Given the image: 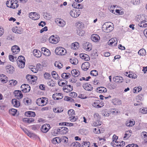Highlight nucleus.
Returning a JSON list of instances; mask_svg holds the SVG:
<instances>
[{
  "label": "nucleus",
  "instance_id": "obj_11",
  "mask_svg": "<svg viewBox=\"0 0 147 147\" xmlns=\"http://www.w3.org/2000/svg\"><path fill=\"white\" fill-rule=\"evenodd\" d=\"M55 22L59 26L61 27H63L65 25V22L63 19L58 18L55 21Z\"/></svg>",
  "mask_w": 147,
  "mask_h": 147
},
{
  "label": "nucleus",
  "instance_id": "obj_13",
  "mask_svg": "<svg viewBox=\"0 0 147 147\" xmlns=\"http://www.w3.org/2000/svg\"><path fill=\"white\" fill-rule=\"evenodd\" d=\"M50 128V126L49 124H45L42 125L41 128V131L43 133H47Z\"/></svg>",
  "mask_w": 147,
  "mask_h": 147
},
{
  "label": "nucleus",
  "instance_id": "obj_36",
  "mask_svg": "<svg viewBox=\"0 0 147 147\" xmlns=\"http://www.w3.org/2000/svg\"><path fill=\"white\" fill-rule=\"evenodd\" d=\"M61 129V134H66L68 131V129L66 127H60Z\"/></svg>",
  "mask_w": 147,
  "mask_h": 147
},
{
  "label": "nucleus",
  "instance_id": "obj_18",
  "mask_svg": "<svg viewBox=\"0 0 147 147\" xmlns=\"http://www.w3.org/2000/svg\"><path fill=\"white\" fill-rule=\"evenodd\" d=\"M14 93L16 97L18 99H20L23 97V94L19 90H16L14 92Z\"/></svg>",
  "mask_w": 147,
  "mask_h": 147
},
{
  "label": "nucleus",
  "instance_id": "obj_4",
  "mask_svg": "<svg viewBox=\"0 0 147 147\" xmlns=\"http://www.w3.org/2000/svg\"><path fill=\"white\" fill-rule=\"evenodd\" d=\"M82 46L83 48L85 50L88 51L91 50L92 48V45L90 43L85 41L83 42Z\"/></svg>",
  "mask_w": 147,
  "mask_h": 147
},
{
  "label": "nucleus",
  "instance_id": "obj_32",
  "mask_svg": "<svg viewBox=\"0 0 147 147\" xmlns=\"http://www.w3.org/2000/svg\"><path fill=\"white\" fill-rule=\"evenodd\" d=\"M141 136L144 139L145 142H147V132L146 131H143L141 134Z\"/></svg>",
  "mask_w": 147,
  "mask_h": 147
},
{
  "label": "nucleus",
  "instance_id": "obj_29",
  "mask_svg": "<svg viewBox=\"0 0 147 147\" xmlns=\"http://www.w3.org/2000/svg\"><path fill=\"white\" fill-rule=\"evenodd\" d=\"M97 92L100 93H105L107 91V89L103 87H100L97 88Z\"/></svg>",
  "mask_w": 147,
  "mask_h": 147
},
{
  "label": "nucleus",
  "instance_id": "obj_63",
  "mask_svg": "<svg viewBox=\"0 0 147 147\" xmlns=\"http://www.w3.org/2000/svg\"><path fill=\"white\" fill-rule=\"evenodd\" d=\"M68 89L69 87L67 86H65L63 88V90L65 92H68L70 91L68 90Z\"/></svg>",
  "mask_w": 147,
  "mask_h": 147
},
{
  "label": "nucleus",
  "instance_id": "obj_27",
  "mask_svg": "<svg viewBox=\"0 0 147 147\" xmlns=\"http://www.w3.org/2000/svg\"><path fill=\"white\" fill-rule=\"evenodd\" d=\"M12 103L14 107H18L20 106V102L16 99H13L12 100Z\"/></svg>",
  "mask_w": 147,
  "mask_h": 147
},
{
  "label": "nucleus",
  "instance_id": "obj_22",
  "mask_svg": "<svg viewBox=\"0 0 147 147\" xmlns=\"http://www.w3.org/2000/svg\"><path fill=\"white\" fill-rule=\"evenodd\" d=\"M91 39L92 40L95 42H97L100 39L99 36L96 34H94L92 35Z\"/></svg>",
  "mask_w": 147,
  "mask_h": 147
},
{
  "label": "nucleus",
  "instance_id": "obj_48",
  "mask_svg": "<svg viewBox=\"0 0 147 147\" xmlns=\"http://www.w3.org/2000/svg\"><path fill=\"white\" fill-rule=\"evenodd\" d=\"M135 124V122L130 120L126 123V125L128 127H132Z\"/></svg>",
  "mask_w": 147,
  "mask_h": 147
},
{
  "label": "nucleus",
  "instance_id": "obj_54",
  "mask_svg": "<svg viewBox=\"0 0 147 147\" xmlns=\"http://www.w3.org/2000/svg\"><path fill=\"white\" fill-rule=\"evenodd\" d=\"M131 2L134 5H137L140 3V0H132Z\"/></svg>",
  "mask_w": 147,
  "mask_h": 147
},
{
  "label": "nucleus",
  "instance_id": "obj_56",
  "mask_svg": "<svg viewBox=\"0 0 147 147\" xmlns=\"http://www.w3.org/2000/svg\"><path fill=\"white\" fill-rule=\"evenodd\" d=\"M10 84L13 86L16 85L17 83V82L15 80H11L9 81Z\"/></svg>",
  "mask_w": 147,
  "mask_h": 147
},
{
  "label": "nucleus",
  "instance_id": "obj_9",
  "mask_svg": "<svg viewBox=\"0 0 147 147\" xmlns=\"http://www.w3.org/2000/svg\"><path fill=\"white\" fill-rule=\"evenodd\" d=\"M21 88L23 92L25 93L29 92L30 90V86L28 84H24L22 85Z\"/></svg>",
  "mask_w": 147,
  "mask_h": 147
},
{
  "label": "nucleus",
  "instance_id": "obj_61",
  "mask_svg": "<svg viewBox=\"0 0 147 147\" xmlns=\"http://www.w3.org/2000/svg\"><path fill=\"white\" fill-rule=\"evenodd\" d=\"M50 76V75L48 73H45L44 74V78L46 79H49Z\"/></svg>",
  "mask_w": 147,
  "mask_h": 147
},
{
  "label": "nucleus",
  "instance_id": "obj_47",
  "mask_svg": "<svg viewBox=\"0 0 147 147\" xmlns=\"http://www.w3.org/2000/svg\"><path fill=\"white\" fill-rule=\"evenodd\" d=\"M51 74L53 78L55 79H57L59 77L58 75L57 74L56 72L55 71H53L51 73Z\"/></svg>",
  "mask_w": 147,
  "mask_h": 147
},
{
  "label": "nucleus",
  "instance_id": "obj_25",
  "mask_svg": "<svg viewBox=\"0 0 147 147\" xmlns=\"http://www.w3.org/2000/svg\"><path fill=\"white\" fill-rule=\"evenodd\" d=\"M71 73L72 76L74 77L78 76L80 74V72L77 69H74L71 71Z\"/></svg>",
  "mask_w": 147,
  "mask_h": 147
},
{
  "label": "nucleus",
  "instance_id": "obj_8",
  "mask_svg": "<svg viewBox=\"0 0 147 147\" xmlns=\"http://www.w3.org/2000/svg\"><path fill=\"white\" fill-rule=\"evenodd\" d=\"M29 17L33 20H37L40 18V16L39 14H37L36 13L33 12L30 13Z\"/></svg>",
  "mask_w": 147,
  "mask_h": 147
},
{
  "label": "nucleus",
  "instance_id": "obj_16",
  "mask_svg": "<svg viewBox=\"0 0 147 147\" xmlns=\"http://www.w3.org/2000/svg\"><path fill=\"white\" fill-rule=\"evenodd\" d=\"M90 64L88 62H86L83 63L81 65L82 69L84 71L87 70L90 67Z\"/></svg>",
  "mask_w": 147,
  "mask_h": 147
},
{
  "label": "nucleus",
  "instance_id": "obj_20",
  "mask_svg": "<svg viewBox=\"0 0 147 147\" xmlns=\"http://www.w3.org/2000/svg\"><path fill=\"white\" fill-rule=\"evenodd\" d=\"M7 78L4 74H2L0 75V80L3 84L7 82Z\"/></svg>",
  "mask_w": 147,
  "mask_h": 147
},
{
  "label": "nucleus",
  "instance_id": "obj_46",
  "mask_svg": "<svg viewBox=\"0 0 147 147\" xmlns=\"http://www.w3.org/2000/svg\"><path fill=\"white\" fill-rule=\"evenodd\" d=\"M139 111L141 113L146 114L147 113V108L143 107L139 109Z\"/></svg>",
  "mask_w": 147,
  "mask_h": 147
},
{
  "label": "nucleus",
  "instance_id": "obj_58",
  "mask_svg": "<svg viewBox=\"0 0 147 147\" xmlns=\"http://www.w3.org/2000/svg\"><path fill=\"white\" fill-rule=\"evenodd\" d=\"M142 90V88H139L138 87L137 88L135 87L133 89V92L134 93H137V91H138V92H139L140 91H141Z\"/></svg>",
  "mask_w": 147,
  "mask_h": 147
},
{
  "label": "nucleus",
  "instance_id": "obj_40",
  "mask_svg": "<svg viewBox=\"0 0 147 147\" xmlns=\"http://www.w3.org/2000/svg\"><path fill=\"white\" fill-rule=\"evenodd\" d=\"M138 53V54L140 55H144L146 54V50L144 49H142L139 51Z\"/></svg>",
  "mask_w": 147,
  "mask_h": 147
},
{
  "label": "nucleus",
  "instance_id": "obj_14",
  "mask_svg": "<svg viewBox=\"0 0 147 147\" xmlns=\"http://www.w3.org/2000/svg\"><path fill=\"white\" fill-rule=\"evenodd\" d=\"M5 69L7 73L12 74L14 71V68L11 65H8L6 66Z\"/></svg>",
  "mask_w": 147,
  "mask_h": 147
},
{
  "label": "nucleus",
  "instance_id": "obj_2",
  "mask_svg": "<svg viewBox=\"0 0 147 147\" xmlns=\"http://www.w3.org/2000/svg\"><path fill=\"white\" fill-rule=\"evenodd\" d=\"M55 52L56 54L60 55H65L66 53L65 49L61 47H57L55 49Z\"/></svg>",
  "mask_w": 147,
  "mask_h": 147
},
{
  "label": "nucleus",
  "instance_id": "obj_43",
  "mask_svg": "<svg viewBox=\"0 0 147 147\" xmlns=\"http://www.w3.org/2000/svg\"><path fill=\"white\" fill-rule=\"evenodd\" d=\"M17 112V110L14 109H12L9 110L10 114L12 115L15 116Z\"/></svg>",
  "mask_w": 147,
  "mask_h": 147
},
{
  "label": "nucleus",
  "instance_id": "obj_30",
  "mask_svg": "<svg viewBox=\"0 0 147 147\" xmlns=\"http://www.w3.org/2000/svg\"><path fill=\"white\" fill-rule=\"evenodd\" d=\"M79 47V44L77 42H76L72 44L71 48L73 50H76Z\"/></svg>",
  "mask_w": 147,
  "mask_h": 147
},
{
  "label": "nucleus",
  "instance_id": "obj_42",
  "mask_svg": "<svg viewBox=\"0 0 147 147\" xmlns=\"http://www.w3.org/2000/svg\"><path fill=\"white\" fill-rule=\"evenodd\" d=\"M27 116L29 117H34L36 115L35 113L34 112L28 111L27 113Z\"/></svg>",
  "mask_w": 147,
  "mask_h": 147
},
{
  "label": "nucleus",
  "instance_id": "obj_59",
  "mask_svg": "<svg viewBox=\"0 0 147 147\" xmlns=\"http://www.w3.org/2000/svg\"><path fill=\"white\" fill-rule=\"evenodd\" d=\"M9 58L10 61H14V58H15V59H16V57L11 55H9Z\"/></svg>",
  "mask_w": 147,
  "mask_h": 147
},
{
  "label": "nucleus",
  "instance_id": "obj_62",
  "mask_svg": "<svg viewBox=\"0 0 147 147\" xmlns=\"http://www.w3.org/2000/svg\"><path fill=\"white\" fill-rule=\"evenodd\" d=\"M23 101L25 105H28L29 103L30 102L29 100L27 98H24Z\"/></svg>",
  "mask_w": 147,
  "mask_h": 147
},
{
  "label": "nucleus",
  "instance_id": "obj_24",
  "mask_svg": "<svg viewBox=\"0 0 147 147\" xmlns=\"http://www.w3.org/2000/svg\"><path fill=\"white\" fill-rule=\"evenodd\" d=\"M9 3L11 8L15 9L17 8L18 6V4L17 3L18 2H16L17 1H16L14 3V1L13 2L12 0H10Z\"/></svg>",
  "mask_w": 147,
  "mask_h": 147
},
{
  "label": "nucleus",
  "instance_id": "obj_19",
  "mask_svg": "<svg viewBox=\"0 0 147 147\" xmlns=\"http://www.w3.org/2000/svg\"><path fill=\"white\" fill-rule=\"evenodd\" d=\"M11 50L12 52L14 53L13 55L14 54H16L20 51V48L17 45L13 46L11 48Z\"/></svg>",
  "mask_w": 147,
  "mask_h": 147
},
{
  "label": "nucleus",
  "instance_id": "obj_41",
  "mask_svg": "<svg viewBox=\"0 0 147 147\" xmlns=\"http://www.w3.org/2000/svg\"><path fill=\"white\" fill-rule=\"evenodd\" d=\"M54 65L55 67H58L59 69L61 68L63 66L62 63L59 61H55L54 63Z\"/></svg>",
  "mask_w": 147,
  "mask_h": 147
},
{
  "label": "nucleus",
  "instance_id": "obj_1",
  "mask_svg": "<svg viewBox=\"0 0 147 147\" xmlns=\"http://www.w3.org/2000/svg\"><path fill=\"white\" fill-rule=\"evenodd\" d=\"M47 98L46 97H42L37 99L36 104L39 106H43L47 103Z\"/></svg>",
  "mask_w": 147,
  "mask_h": 147
},
{
  "label": "nucleus",
  "instance_id": "obj_7",
  "mask_svg": "<svg viewBox=\"0 0 147 147\" xmlns=\"http://www.w3.org/2000/svg\"><path fill=\"white\" fill-rule=\"evenodd\" d=\"M80 10L73 9L70 12V14L72 17L76 18L78 17L80 14Z\"/></svg>",
  "mask_w": 147,
  "mask_h": 147
},
{
  "label": "nucleus",
  "instance_id": "obj_31",
  "mask_svg": "<svg viewBox=\"0 0 147 147\" xmlns=\"http://www.w3.org/2000/svg\"><path fill=\"white\" fill-rule=\"evenodd\" d=\"M61 141V140L59 138L56 137L52 139V142L53 144H56L60 143Z\"/></svg>",
  "mask_w": 147,
  "mask_h": 147
},
{
  "label": "nucleus",
  "instance_id": "obj_33",
  "mask_svg": "<svg viewBox=\"0 0 147 147\" xmlns=\"http://www.w3.org/2000/svg\"><path fill=\"white\" fill-rule=\"evenodd\" d=\"M71 76V75L69 73H64L61 75L62 77L64 79H67L69 78Z\"/></svg>",
  "mask_w": 147,
  "mask_h": 147
},
{
  "label": "nucleus",
  "instance_id": "obj_64",
  "mask_svg": "<svg viewBox=\"0 0 147 147\" xmlns=\"http://www.w3.org/2000/svg\"><path fill=\"white\" fill-rule=\"evenodd\" d=\"M69 114H70L71 115H72L74 114L75 111L73 109H70L68 111Z\"/></svg>",
  "mask_w": 147,
  "mask_h": 147
},
{
  "label": "nucleus",
  "instance_id": "obj_45",
  "mask_svg": "<svg viewBox=\"0 0 147 147\" xmlns=\"http://www.w3.org/2000/svg\"><path fill=\"white\" fill-rule=\"evenodd\" d=\"M113 102L115 105H119L121 104V101L120 100L116 99L113 100Z\"/></svg>",
  "mask_w": 147,
  "mask_h": 147
},
{
  "label": "nucleus",
  "instance_id": "obj_35",
  "mask_svg": "<svg viewBox=\"0 0 147 147\" xmlns=\"http://www.w3.org/2000/svg\"><path fill=\"white\" fill-rule=\"evenodd\" d=\"M100 101L97 100L94 102L93 104V106L96 108H100L101 107L100 105Z\"/></svg>",
  "mask_w": 147,
  "mask_h": 147
},
{
  "label": "nucleus",
  "instance_id": "obj_21",
  "mask_svg": "<svg viewBox=\"0 0 147 147\" xmlns=\"http://www.w3.org/2000/svg\"><path fill=\"white\" fill-rule=\"evenodd\" d=\"M63 97V95L61 93L53 94V97L54 100H58L62 99Z\"/></svg>",
  "mask_w": 147,
  "mask_h": 147
},
{
  "label": "nucleus",
  "instance_id": "obj_37",
  "mask_svg": "<svg viewBox=\"0 0 147 147\" xmlns=\"http://www.w3.org/2000/svg\"><path fill=\"white\" fill-rule=\"evenodd\" d=\"M118 137L116 135H114L113 137V141L111 142V144L113 145V146H115L114 145H115L114 142L117 143V139Z\"/></svg>",
  "mask_w": 147,
  "mask_h": 147
},
{
  "label": "nucleus",
  "instance_id": "obj_23",
  "mask_svg": "<svg viewBox=\"0 0 147 147\" xmlns=\"http://www.w3.org/2000/svg\"><path fill=\"white\" fill-rule=\"evenodd\" d=\"M80 56L81 58L86 61H88L90 59L89 56L86 54L85 53H81L80 54Z\"/></svg>",
  "mask_w": 147,
  "mask_h": 147
},
{
  "label": "nucleus",
  "instance_id": "obj_5",
  "mask_svg": "<svg viewBox=\"0 0 147 147\" xmlns=\"http://www.w3.org/2000/svg\"><path fill=\"white\" fill-rule=\"evenodd\" d=\"M59 39V37L57 35H52L50 37L49 41L51 43L56 44L58 42Z\"/></svg>",
  "mask_w": 147,
  "mask_h": 147
},
{
  "label": "nucleus",
  "instance_id": "obj_57",
  "mask_svg": "<svg viewBox=\"0 0 147 147\" xmlns=\"http://www.w3.org/2000/svg\"><path fill=\"white\" fill-rule=\"evenodd\" d=\"M77 94L74 92H71L69 94V96L75 98L77 97Z\"/></svg>",
  "mask_w": 147,
  "mask_h": 147
},
{
  "label": "nucleus",
  "instance_id": "obj_53",
  "mask_svg": "<svg viewBox=\"0 0 147 147\" xmlns=\"http://www.w3.org/2000/svg\"><path fill=\"white\" fill-rule=\"evenodd\" d=\"M30 69L33 72L35 73H37L38 71V70L35 69L34 67V66H30L29 67Z\"/></svg>",
  "mask_w": 147,
  "mask_h": 147
},
{
  "label": "nucleus",
  "instance_id": "obj_50",
  "mask_svg": "<svg viewBox=\"0 0 147 147\" xmlns=\"http://www.w3.org/2000/svg\"><path fill=\"white\" fill-rule=\"evenodd\" d=\"M69 119H70V121L72 122H74L76 121L78 119V117L77 116L75 117V116H72L70 117Z\"/></svg>",
  "mask_w": 147,
  "mask_h": 147
},
{
  "label": "nucleus",
  "instance_id": "obj_34",
  "mask_svg": "<svg viewBox=\"0 0 147 147\" xmlns=\"http://www.w3.org/2000/svg\"><path fill=\"white\" fill-rule=\"evenodd\" d=\"M90 145L89 142H84L82 143L80 145L81 147H89Z\"/></svg>",
  "mask_w": 147,
  "mask_h": 147
},
{
  "label": "nucleus",
  "instance_id": "obj_38",
  "mask_svg": "<svg viewBox=\"0 0 147 147\" xmlns=\"http://www.w3.org/2000/svg\"><path fill=\"white\" fill-rule=\"evenodd\" d=\"M93 123V125L94 127L98 126L102 124V122L100 121V120H96Z\"/></svg>",
  "mask_w": 147,
  "mask_h": 147
},
{
  "label": "nucleus",
  "instance_id": "obj_60",
  "mask_svg": "<svg viewBox=\"0 0 147 147\" xmlns=\"http://www.w3.org/2000/svg\"><path fill=\"white\" fill-rule=\"evenodd\" d=\"M44 55L46 56H49L51 55V52L49 49L47 50Z\"/></svg>",
  "mask_w": 147,
  "mask_h": 147
},
{
  "label": "nucleus",
  "instance_id": "obj_17",
  "mask_svg": "<svg viewBox=\"0 0 147 147\" xmlns=\"http://www.w3.org/2000/svg\"><path fill=\"white\" fill-rule=\"evenodd\" d=\"M83 86L85 90L88 91H91L93 89V87L90 84L88 83L85 84Z\"/></svg>",
  "mask_w": 147,
  "mask_h": 147
},
{
  "label": "nucleus",
  "instance_id": "obj_15",
  "mask_svg": "<svg viewBox=\"0 0 147 147\" xmlns=\"http://www.w3.org/2000/svg\"><path fill=\"white\" fill-rule=\"evenodd\" d=\"M113 80L115 83H121L123 82V78L120 76H117L113 77Z\"/></svg>",
  "mask_w": 147,
  "mask_h": 147
},
{
  "label": "nucleus",
  "instance_id": "obj_12",
  "mask_svg": "<svg viewBox=\"0 0 147 147\" xmlns=\"http://www.w3.org/2000/svg\"><path fill=\"white\" fill-rule=\"evenodd\" d=\"M117 43V40L116 38L110 39L108 42V44L111 46H115Z\"/></svg>",
  "mask_w": 147,
  "mask_h": 147
},
{
  "label": "nucleus",
  "instance_id": "obj_52",
  "mask_svg": "<svg viewBox=\"0 0 147 147\" xmlns=\"http://www.w3.org/2000/svg\"><path fill=\"white\" fill-rule=\"evenodd\" d=\"M70 61L71 64L76 65L78 63L77 61H77V60L76 59H70Z\"/></svg>",
  "mask_w": 147,
  "mask_h": 147
},
{
  "label": "nucleus",
  "instance_id": "obj_3",
  "mask_svg": "<svg viewBox=\"0 0 147 147\" xmlns=\"http://www.w3.org/2000/svg\"><path fill=\"white\" fill-rule=\"evenodd\" d=\"M111 23V22H106L103 25V28L107 33L111 32L113 29V27L110 24Z\"/></svg>",
  "mask_w": 147,
  "mask_h": 147
},
{
  "label": "nucleus",
  "instance_id": "obj_55",
  "mask_svg": "<svg viewBox=\"0 0 147 147\" xmlns=\"http://www.w3.org/2000/svg\"><path fill=\"white\" fill-rule=\"evenodd\" d=\"M94 118L96 120H100V117L98 113H95L94 115Z\"/></svg>",
  "mask_w": 147,
  "mask_h": 147
},
{
  "label": "nucleus",
  "instance_id": "obj_49",
  "mask_svg": "<svg viewBox=\"0 0 147 147\" xmlns=\"http://www.w3.org/2000/svg\"><path fill=\"white\" fill-rule=\"evenodd\" d=\"M90 74L93 76H96L98 75V73L97 71L96 70H92L90 72Z\"/></svg>",
  "mask_w": 147,
  "mask_h": 147
},
{
  "label": "nucleus",
  "instance_id": "obj_28",
  "mask_svg": "<svg viewBox=\"0 0 147 147\" xmlns=\"http://www.w3.org/2000/svg\"><path fill=\"white\" fill-rule=\"evenodd\" d=\"M138 25L141 27L146 28L147 27V21L144 20L140 22Z\"/></svg>",
  "mask_w": 147,
  "mask_h": 147
},
{
  "label": "nucleus",
  "instance_id": "obj_26",
  "mask_svg": "<svg viewBox=\"0 0 147 147\" xmlns=\"http://www.w3.org/2000/svg\"><path fill=\"white\" fill-rule=\"evenodd\" d=\"M34 55L37 57H40L41 56V53L40 51L37 49H34L33 51Z\"/></svg>",
  "mask_w": 147,
  "mask_h": 147
},
{
  "label": "nucleus",
  "instance_id": "obj_6",
  "mask_svg": "<svg viewBox=\"0 0 147 147\" xmlns=\"http://www.w3.org/2000/svg\"><path fill=\"white\" fill-rule=\"evenodd\" d=\"M77 28H78V29L77 30V33L78 35L81 36H83L85 32L82 30L83 26H82V24L79 23L77 24Z\"/></svg>",
  "mask_w": 147,
  "mask_h": 147
},
{
  "label": "nucleus",
  "instance_id": "obj_10",
  "mask_svg": "<svg viewBox=\"0 0 147 147\" xmlns=\"http://www.w3.org/2000/svg\"><path fill=\"white\" fill-rule=\"evenodd\" d=\"M26 78L28 81L29 82H35L37 79L36 76L29 74L27 75Z\"/></svg>",
  "mask_w": 147,
  "mask_h": 147
},
{
  "label": "nucleus",
  "instance_id": "obj_44",
  "mask_svg": "<svg viewBox=\"0 0 147 147\" xmlns=\"http://www.w3.org/2000/svg\"><path fill=\"white\" fill-rule=\"evenodd\" d=\"M17 61H19L20 62H23V61H24V62H25L26 60L24 56H20L18 58Z\"/></svg>",
  "mask_w": 147,
  "mask_h": 147
},
{
  "label": "nucleus",
  "instance_id": "obj_51",
  "mask_svg": "<svg viewBox=\"0 0 147 147\" xmlns=\"http://www.w3.org/2000/svg\"><path fill=\"white\" fill-rule=\"evenodd\" d=\"M47 84L48 86H53L54 85V81L51 80H48Z\"/></svg>",
  "mask_w": 147,
  "mask_h": 147
},
{
  "label": "nucleus",
  "instance_id": "obj_39",
  "mask_svg": "<svg viewBox=\"0 0 147 147\" xmlns=\"http://www.w3.org/2000/svg\"><path fill=\"white\" fill-rule=\"evenodd\" d=\"M17 63L18 67L20 68H22L25 66V62H24V61H23V62L17 61Z\"/></svg>",
  "mask_w": 147,
  "mask_h": 147
}]
</instances>
